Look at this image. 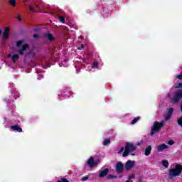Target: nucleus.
Listing matches in <instances>:
<instances>
[{
    "label": "nucleus",
    "mask_w": 182,
    "mask_h": 182,
    "mask_svg": "<svg viewBox=\"0 0 182 182\" xmlns=\"http://www.w3.org/2000/svg\"><path fill=\"white\" fill-rule=\"evenodd\" d=\"M22 43H23V41L22 40L16 41V48H21V45H22Z\"/></svg>",
    "instance_id": "a211bd4d"
},
{
    "label": "nucleus",
    "mask_w": 182,
    "mask_h": 182,
    "mask_svg": "<svg viewBox=\"0 0 182 182\" xmlns=\"http://www.w3.org/2000/svg\"><path fill=\"white\" fill-rule=\"evenodd\" d=\"M135 176L134 174H132L129 176V178H134Z\"/></svg>",
    "instance_id": "72a5a7b5"
},
{
    "label": "nucleus",
    "mask_w": 182,
    "mask_h": 182,
    "mask_svg": "<svg viewBox=\"0 0 182 182\" xmlns=\"http://www.w3.org/2000/svg\"><path fill=\"white\" fill-rule=\"evenodd\" d=\"M87 164L89 166V167L92 168V167H95V166H97V164H99V161H95V159L93 158V156H90L87 161Z\"/></svg>",
    "instance_id": "39448f33"
},
{
    "label": "nucleus",
    "mask_w": 182,
    "mask_h": 182,
    "mask_svg": "<svg viewBox=\"0 0 182 182\" xmlns=\"http://www.w3.org/2000/svg\"><path fill=\"white\" fill-rule=\"evenodd\" d=\"M167 149H168V146L166 144H161L157 146V151L160 153L163 150H167Z\"/></svg>",
    "instance_id": "9d476101"
},
{
    "label": "nucleus",
    "mask_w": 182,
    "mask_h": 182,
    "mask_svg": "<svg viewBox=\"0 0 182 182\" xmlns=\"http://www.w3.org/2000/svg\"><path fill=\"white\" fill-rule=\"evenodd\" d=\"M18 21L21 22L22 21V18H21V16H18Z\"/></svg>",
    "instance_id": "c9c22d12"
},
{
    "label": "nucleus",
    "mask_w": 182,
    "mask_h": 182,
    "mask_svg": "<svg viewBox=\"0 0 182 182\" xmlns=\"http://www.w3.org/2000/svg\"><path fill=\"white\" fill-rule=\"evenodd\" d=\"M137 149L136 145L133 144L132 143L127 142L125 146V150L122 154L123 157H127L130 153L134 151Z\"/></svg>",
    "instance_id": "7ed1b4c3"
},
{
    "label": "nucleus",
    "mask_w": 182,
    "mask_h": 182,
    "mask_svg": "<svg viewBox=\"0 0 182 182\" xmlns=\"http://www.w3.org/2000/svg\"><path fill=\"white\" fill-rule=\"evenodd\" d=\"M89 180V176H84L81 178V181H86Z\"/></svg>",
    "instance_id": "bb28decb"
},
{
    "label": "nucleus",
    "mask_w": 182,
    "mask_h": 182,
    "mask_svg": "<svg viewBox=\"0 0 182 182\" xmlns=\"http://www.w3.org/2000/svg\"><path fill=\"white\" fill-rule=\"evenodd\" d=\"M33 38H35V39H36V38H39V35L38 34H33Z\"/></svg>",
    "instance_id": "473e14b6"
},
{
    "label": "nucleus",
    "mask_w": 182,
    "mask_h": 182,
    "mask_svg": "<svg viewBox=\"0 0 182 182\" xmlns=\"http://www.w3.org/2000/svg\"><path fill=\"white\" fill-rule=\"evenodd\" d=\"M124 151V147H122L118 153H122V151Z\"/></svg>",
    "instance_id": "2f4dec72"
},
{
    "label": "nucleus",
    "mask_w": 182,
    "mask_h": 182,
    "mask_svg": "<svg viewBox=\"0 0 182 182\" xmlns=\"http://www.w3.org/2000/svg\"><path fill=\"white\" fill-rule=\"evenodd\" d=\"M46 38L48 39V41H50V42H53V41H55V38L51 33H48L46 36Z\"/></svg>",
    "instance_id": "4468645a"
},
{
    "label": "nucleus",
    "mask_w": 182,
    "mask_h": 182,
    "mask_svg": "<svg viewBox=\"0 0 182 182\" xmlns=\"http://www.w3.org/2000/svg\"><path fill=\"white\" fill-rule=\"evenodd\" d=\"M135 163H136V161H134L128 160L125 164V168H126L127 171H129V170H130V168H133V167H134Z\"/></svg>",
    "instance_id": "423d86ee"
},
{
    "label": "nucleus",
    "mask_w": 182,
    "mask_h": 182,
    "mask_svg": "<svg viewBox=\"0 0 182 182\" xmlns=\"http://www.w3.org/2000/svg\"><path fill=\"white\" fill-rule=\"evenodd\" d=\"M181 112H182V102L181 103Z\"/></svg>",
    "instance_id": "4c0bfd02"
},
{
    "label": "nucleus",
    "mask_w": 182,
    "mask_h": 182,
    "mask_svg": "<svg viewBox=\"0 0 182 182\" xmlns=\"http://www.w3.org/2000/svg\"><path fill=\"white\" fill-rule=\"evenodd\" d=\"M107 178L108 180H112V179H113V178H117V176H114V175L110 174V175H108V176H107Z\"/></svg>",
    "instance_id": "aec40b11"
},
{
    "label": "nucleus",
    "mask_w": 182,
    "mask_h": 182,
    "mask_svg": "<svg viewBox=\"0 0 182 182\" xmlns=\"http://www.w3.org/2000/svg\"><path fill=\"white\" fill-rule=\"evenodd\" d=\"M181 99H182V89H179L175 92L173 97V100L176 103H178V102H180Z\"/></svg>",
    "instance_id": "20e7f679"
},
{
    "label": "nucleus",
    "mask_w": 182,
    "mask_h": 182,
    "mask_svg": "<svg viewBox=\"0 0 182 182\" xmlns=\"http://www.w3.org/2000/svg\"><path fill=\"white\" fill-rule=\"evenodd\" d=\"M11 59L14 62V63H16V60H19V54H14L12 55Z\"/></svg>",
    "instance_id": "2eb2a0df"
},
{
    "label": "nucleus",
    "mask_w": 182,
    "mask_h": 182,
    "mask_svg": "<svg viewBox=\"0 0 182 182\" xmlns=\"http://www.w3.org/2000/svg\"><path fill=\"white\" fill-rule=\"evenodd\" d=\"M36 8H39V4H36Z\"/></svg>",
    "instance_id": "58836bf2"
},
{
    "label": "nucleus",
    "mask_w": 182,
    "mask_h": 182,
    "mask_svg": "<svg viewBox=\"0 0 182 182\" xmlns=\"http://www.w3.org/2000/svg\"><path fill=\"white\" fill-rule=\"evenodd\" d=\"M182 172V165L176 164L174 168L168 169V178L173 180L174 177H178Z\"/></svg>",
    "instance_id": "f257e3e1"
},
{
    "label": "nucleus",
    "mask_w": 182,
    "mask_h": 182,
    "mask_svg": "<svg viewBox=\"0 0 182 182\" xmlns=\"http://www.w3.org/2000/svg\"><path fill=\"white\" fill-rule=\"evenodd\" d=\"M140 120V117H137L136 118H134L132 121V124H136V122H137L138 121Z\"/></svg>",
    "instance_id": "4be33fe9"
},
{
    "label": "nucleus",
    "mask_w": 182,
    "mask_h": 182,
    "mask_svg": "<svg viewBox=\"0 0 182 182\" xmlns=\"http://www.w3.org/2000/svg\"><path fill=\"white\" fill-rule=\"evenodd\" d=\"M29 8H30V11H31V12H32V14H35V12H38V11H35V9H33V7L31 6V5H29Z\"/></svg>",
    "instance_id": "a878e982"
},
{
    "label": "nucleus",
    "mask_w": 182,
    "mask_h": 182,
    "mask_svg": "<svg viewBox=\"0 0 182 182\" xmlns=\"http://www.w3.org/2000/svg\"><path fill=\"white\" fill-rule=\"evenodd\" d=\"M171 119V115L170 114L166 113V115L165 116V120L168 122V120H170Z\"/></svg>",
    "instance_id": "b1692460"
},
{
    "label": "nucleus",
    "mask_w": 182,
    "mask_h": 182,
    "mask_svg": "<svg viewBox=\"0 0 182 182\" xmlns=\"http://www.w3.org/2000/svg\"><path fill=\"white\" fill-rule=\"evenodd\" d=\"M164 121H161V122H159V121L154 122L151 129V136H154L156 133H159V132L161 130V127H164Z\"/></svg>",
    "instance_id": "f03ea898"
},
{
    "label": "nucleus",
    "mask_w": 182,
    "mask_h": 182,
    "mask_svg": "<svg viewBox=\"0 0 182 182\" xmlns=\"http://www.w3.org/2000/svg\"><path fill=\"white\" fill-rule=\"evenodd\" d=\"M81 48L83 49V48H85V46L83 44H81Z\"/></svg>",
    "instance_id": "e433bc0d"
},
{
    "label": "nucleus",
    "mask_w": 182,
    "mask_h": 182,
    "mask_svg": "<svg viewBox=\"0 0 182 182\" xmlns=\"http://www.w3.org/2000/svg\"><path fill=\"white\" fill-rule=\"evenodd\" d=\"M131 156H136V154H131Z\"/></svg>",
    "instance_id": "a19ab883"
},
{
    "label": "nucleus",
    "mask_w": 182,
    "mask_h": 182,
    "mask_svg": "<svg viewBox=\"0 0 182 182\" xmlns=\"http://www.w3.org/2000/svg\"><path fill=\"white\" fill-rule=\"evenodd\" d=\"M9 27H5L2 36L3 41H8V38L9 37Z\"/></svg>",
    "instance_id": "0eeeda50"
},
{
    "label": "nucleus",
    "mask_w": 182,
    "mask_h": 182,
    "mask_svg": "<svg viewBox=\"0 0 182 182\" xmlns=\"http://www.w3.org/2000/svg\"><path fill=\"white\" fill-rule=\"evenodd\" d=\"M151 153V146H148L146 149H145V152H144V154L146 156H150Z\"/></svg>",
    "instance_id": "ddd939ff"
},
{
    "label": "nucleus",
    "mask_w": 182,
    "mask_h": 182,
    "mask_svg": "<svg viewBox=\"0 0 182 182\" xmlns=\"http://www.w3.org/2000/svg\"><path fill=\"white\" fill-rule=\"evenodd\" d=\"M168 144H169V146H173V144H174V141L173 140H169L168 141Z\"/></svg>",
    "instance_id": "c85d7f7f"
},
{
    "label": "nucleus",
    "mask_w": 182,
    "mask_h": 182,
    "mask_svg": "<svg viewBox=\"0 0 182 182\" xmlns=\"http://www.w3.org/2000/svg\"><path fill=\"white\" fill-rule=\"evenodd\" d=\"M162 165L166 168H168V161H167V160L162 161Z\"/></svg>",
    "instance_id": "f3484780"
},
{
    "label": "nucleus",
    "mask_w": 182,
    "mask_h": 182,
    "mask_svg": "<svg viewBox=\"0 0 182 182\" xmlns=\"http://www.w3.org/2000/svg\"><path fill=\"white\" fill-rule=\"evenodd\" d=\"M108 173H109V168H105L103 171H101L99 174L100 178H103L104 177H106Z\"/></svg>",
    "instance_id": "9b49d317"
},
{
    "label": "nucleus",
    "mask_w": 182,
    "mask_h": 182,
    "mask_svg": "<svg viewBox=\"0 0 182 182\" xmlns=\"http://www.w3.org/2000/svg\"><path fill=\"white\" fill-rule=\"evenodd\" d=\"M60 21L62 22V23H65V17L60 16Z\"/></svg>",
    "instance_id": "cd10ccee"
},
{
    "label": "nucleus",
    "mask_w": 182,
    "mask_h": 182,
    "mask_svg": "<svg viewBox=\"0 0 182 182\" xmlns=\"http://www.w3.org/2000/svg\"><path fill=\"white\" fill-rule=\"evenodd\" d=\"M28 48H29V45L24 44L22 46L21 48L18 50V53H19V55L21 56H23V55L25 54V50H26V49H28Z\"/></svg>",
    "instance_id": "1a4fd4ad"
},
{
    "label": "nucleus",
    "mask_w": 182,
    "mask_h": 182,
    "mask_svg": "<svg viewBox=\"0 0 182 182\" xmlns=\"http://www.w3.org/2000/svg\"><path fill=\"white\" fill-rule=\"evenodd\" d=\"M11 129L14 132H18V133H22V128L18 124L11 126Z\"/></svg>",
    "instance_id": "f8f14e48"
},
{
    "label": "nucleus",
    "mask_w": 182,
    "mask_h": 182,
    "mask_svg": "<svg viewBox=\"0 0 182 182\" xmlns=\"http://www.w3.org/2000/svg\"><path fill=\"white\" fill-rule=\"evenodd\" d=\"M33 31H34V32H38V31H39V28H35L33 29Z\"/></svg>",
    "instance_id": "f704fd0d"
},
{
    "label": "nucleus",
    "mask_w": 182,
    "mask_h": 182,
    "mask_svg": "<svg viewBox=\"0 0 182 182\" xmlns=\"http://www.w3.org/2000/svg\"><path fill=\"white\" fill-rule=\"evenodd\" d=\"M177 123L182 128V116L178 118Z\"/></svg>",
    "instance_id": "6ab92c4d"
},
{
    "label": "nucleus",
    "mask_w": 182,
    "mask_h": 182,
    "mask_svg": "<svg viewBox=\"0 0 182 182\" xmlns=\"http://www.w3.org/2000/svg\"><path fill=\"white\" fill-rule=\"evenodd\" d=\"M9 4L11 5V6H16V0H10Z\"/></svg>",
    "instance_id": "412c9836"
},
{
    "label": "nucleus",
    "mask_w": 182,
    "mask_h": 182,
    "mask_svg": "<svg viewBox=\"0 0 182 182\" xmlns=\"http://www.w3.org/2000/svg\"><path fill=\"white\" fill-rule=\"evenodd\" d=\"M176 79H179L180 80H182V75H176Z\"/></svg>",
    "instance_id": "c756f323"
},
{
    "label": "nucleus",
    "mask_w": 182,
    "mask_h": 182,
    "mask_svg": "<svg viewBox=\"0 0 182 182\" xmlns=\"http://www.w3.org/2000/svg\"><path fill=\"white\" fill-rule=\"evenodd\" d=\"M94 68H97L99 66V64L97 63V62H95L93 63Z\"/></svg>",
    "instance_id": "7c9ffc66"
},
{
    "label": "nucleus",
    "mask_w": 182,
    "mask_h": 182,
    "mask_svg": "<svg viewBox=\"0 0 182 182\" xmlns=\"http://www.w3.org/2000/svg\"><path fill=\"white\" fill-rule=\"evenodd\" d=\"M175 89H182V82H180V83L177 84L175 86Z\"/></svg>",
    "instance_id": "393cba45"
},
{
    "label": "nucleus",
    "mask_w": 182,
    "mask_h": 182,
    "mask_svg": "<svg viewBox=\"0 0 182 182\" xmlns=\"http://www.w3.org/2000/svg\"><path fill=\"white\" fill-rule=\"evenodd\" d=\"M126 182H133V181H127Z\"/></svg>",
    "instance_id": "79ce46f5"
},
{
    "label": "nucleus",
    "mask_w": 182,
    "mask_h": 182,
    "mask_svg": "<svg viewBox=\"0 0 182 182\" xmlns=\"http://www.w3.org/2000/svg\"><path fill=\"white\" fill-rule=\"evenodd\" d=\"M2 35V30L0 29V36Z\"/></svg>",
    "instance_id": "ea45409f"
},
{
    "label": "nucleus",
    "mask_w": 182,
    "mask_h": 182,
    "mask_svg": "<svg viewBox=\"0 0 182 182\" xmlns=\"http://www.w3.org/2000/svg\"><path fill=\"white\" fill-rule=\"evenodd\" d=\"M124 170V164L122 162H118L116 164V171L117 173H122Z\"/></svg>",
    "instance_id": "6e6552de"
},
{
    "label": "nucleus",
    "mask_w": 182,
    "mask_h": 182,
    "mask_svg": "<svg viewBox=\"0 0 182 182\" xmlns=\"http://www.w3.org/2000/svg\"><path fill=\"white\" fill-rule=\"evenodd\" d=\"M173 112H174V108L171 107L168 109L167 114L173 116Z\"/></svg>",
    "instance_id": "5701e85b"
},
{
    "label": "nucleus",
    "mask_w": 182,
    "mask_h": 182,
    "mask_svg": "<svg viewBox=\"0 0 182 182\" xmlns=\"http://www.w3.org/2000/svg\"><path fill=\"white\" fill-rule=\"evenodd\" d=\"M3 43V45H5V42H4V43Z\"/></svg>",
    "instance_id": "37998d69"
},
{
    "label": "nucleus",
    "mask_w": 182,
    "mask_h": 182,
    "mask_svg": "<svg viewBox=\"0 0 182 182\" xmlns=\"http://www.w3.org/2000/svg\"><path fill=\"white\" fill-rule=\"evenodd\" d=\"M111 142L112 141H110V139H107L104 140L102 144L103 146H107V144H110Z\"/></svg>",
    "instance_id": "dca6fc26"
}]
</instances>
